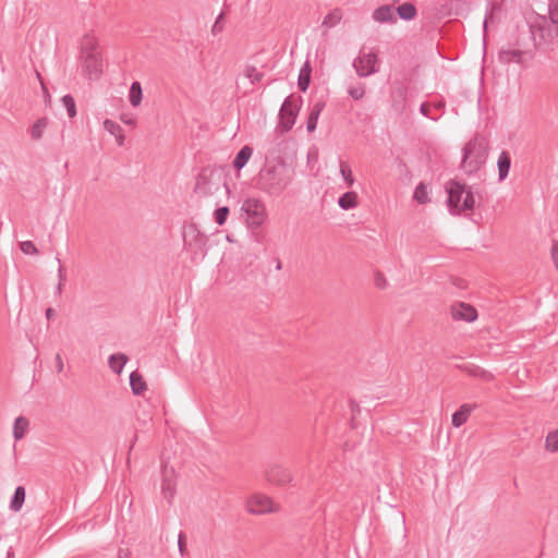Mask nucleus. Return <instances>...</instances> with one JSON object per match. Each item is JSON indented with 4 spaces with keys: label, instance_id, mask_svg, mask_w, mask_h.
<instances>
[{
    "label": "nucleus",
    "instance_id": "obj_41",
    "mask_svg": "<svg viewBox=\"0 0 558 558\" xmlns=\"http://www.w3.org/2000/svg\"><path fill=\"white\" fill-rule=\"evenodd\" d=\"M547 16L558 21V0H549Z\"/></svg>",
    "mask_w": 558,
    "mask_h": 558
},
{
    "label": "nucleus",
    "instance_id": "obj_8",
    "mask_svg": "<svg viewBox=\"0 0 558 558\" xmlns=\"http://www.w3.org/2000/svg\"><path fill=\"white\" fill-rule=\"evenodd\" d=\"M241 210L246 215L248 227H260L266 218V207L264 203L257 198H247L243 202Z\"/></svg>",
    "mask_w": 558,
    "mask_h": 558
},
{
    "label": "nucleus",
    "instance_id": "obj_9",
    "mask_svg": "<svg viewBox=\"0 0 558 558\" xmlns=\"http://www.w3.org/2000/svg\"><path fill=\"white\" fill-rule=\"evenodd\" d=\"M220 178L214 175L211 172L202 171L197 177L194 187L195 194L199 197H208L216 194L220 189Z\"/></svg>",
    "mask_w": 558,
    "mask_h": 558
},
{
    "label": "nucleus",
    "instance_id": "obj_48",
    "mask_svg": "<svg viewBox=\"0 0 558 558\" xmlns=\"http://www.w3.org/2000/svg\"><path fill=\"white\" fill-rule=\"evenodd\" d=\"M179 549H180L181 554H183V549H184L183 534L179 535Z\"/></svg>",
    "mask_w": 558,
    "mask_h": 558
},
{
    "label": "nucleus",
    "instance_id": "obj_54",
    "mask_svg": "<svg viewBox=\"0 0 558 558\" xmlns=\"http://www.w3.org/2000/svg\"><path fill=\"white\" fill-rule=\"evenodd\" d=\"M201 245L204 246L206 243V239L204 236L199 238Z\"/></svg>",
    "mask_w": 558,
    "mask_h": 558
},
{
    "label": "nucleus",
    "instance_id": "obj_50",
    "mask_svg": "<svg viewBox=\"0 0 558 558\" xmlns=\"http://www.w3.org/2000/svg\"><path fill=\"white\" fill-rule=\"evenodd\" d=\"M53 315H54V311L51 307L46 310V317L48 319H51L53 317Z\"/></svg>",
    "mask_w": 558,
    "mask_h": 558
},
{
    "label": "nucleus",
    "instance_id": "obj_12",
    "mask_svg": "<svg viewBox=\"0 0 558 558\" xmlns=\"http://www.w3.org/2000/svg\"><path fill=\"white\" fill-rule=\"evenodd\" d=\"M265 474L269 483L278 486H284L293 478L290 470L279 464L269 465Z\"/></svg>",
    "mask_w": 558,
    "mask_h": 558
},
{
    "label": "nucleus",
    "instance_id": "obj_42",
    "mask_svg": "<svg viewBox=\"0 0 558 558\" xmlns=\"http://www.w3.org/2000/svg\"><path fill=\"white\" fill-rule=\"evenodd\" d=\"M374 282H375V286L378 288V289H386L388 287V280L386 279V277L384 276L383 272L380 271H377L374 276Z\"/></svg>",
    "mask_w": 558,
    "mask_h": 558
},
{
    "label": "nucleus",
    "instance_id": "obj_21",
    "mask_svg": "<svg viewBox=\"0 0 558 558\" xmlns=\"http://www.w3.org/2000/svg\"><path fill=\"white\" fill-rule=\"evenodd\" d=\"M463 371L466 374H469L470 376L481 378L485 381H490L494 379V375L490 372H488L477 365H465V366H463Z\"/></svg>",
    "mask_w": 558,
    "mask_h": 558
},
{
    "label": "nucleus",
    "instance_id": "obj_20",
    "mask_svg": "<svg viewBox=\"0 0 558 558\" xmlns=\"http://www.w3.org/2000/svg\"><path fill=\"white\" fill-rule=\"evenodd\" d=\"M130 386L133 393L136 396L142 395L147 389L143 376L136 371L130 374Z\"/></svg>",
    "mask_w": 558,
    "mask_h": 558
},
{
    "label": "nucleus",
    "instance_id": "obj_34",
    "mask_svg": "<svg viewBox=\"0 0 558 558\" xmlns=\"http://www.w3.org/2000/svg\"><path fill=\"white\" fill-rule=\"evenodd\" d=\"M545 448L550 452L558 451V429L550 432L546 436Z\"/></svg>",
    "mask_w": 558,
    "mask_h": 558
},
{
    "label": "nucleus",
    "instance_id": "obj_39",
    "mask_svg": "<svg viewBox=\"0 0 558 558\" xmlns=\"http://www.w3.org/2000/svg\"><path fill=\"white\" fill-rule=\"evenodd\" d=\"M223 17H225V13L223 12H221L217 16V19H216V21H215V23H214V25L211 27V34L214 36L220 34L223 31V28H225Z\"/></svg>",
    "mask_w": 558,
    "mask_h": 558
},
{
    "label": "nucleus",
    "instance_id": "obj_14",
    "mask_svg": "<svg viewBox=\"0 0 558 558\" xmlns=\"http://www.w3.org/2000/svg\"><path fill=\"white\" fill-rule=\"evenodd\" d=\"M451 316L454 320L474 322L477 318L476 310L466 303H457L451 306Z\"/></svg>",
    "mask_w": 558,
    "mask_h": 558
},
{
    "label": "nucleus",
    "instance_id": "obj_38",
    "mask_svg": "<svg viewBox=\"0 0 558 558\" xmlns=\"http://www.w3.org/2000/svg\"><path fill=\"white\" fill-rule=\"evenodd\" d=\"M348 93L349 95L355 99V100H360L364 97L365 95V87L363 84L359 85V86H352L348 89Z\"/></svg>",
    "mask_w": 558,
    "mask_h": 558
},
{
    "label": "nucleus",
    "instance_id": "obj_53",
    "mask_svg": "<svg viewBox=\"0 0 558 558\" xmlns=\"http://www.w3.org/2000/svg\"><path fill=\"white\" fill-rule=\"evenodd\" d=\"M7 558H14V553L12 550H9L7 554Z\"/></svg>",
    "mask_w": 558,
    "mask_h": 558
},
{
    "label": "nucleus",
    "instance_id": "obj_3",
    "mask_svg": "<svg viewBox=\"0 0 558 558\" xmlns=\"http://www.w3.org/2000/svg\"><path fill=\"white\" fill-rule=\"evenodd\" d=\"M534 48L548 47L558 38V21L546 14L534 13L529 20Z\"/></svg>",
    "mask_w": 558,
    "mask_h": 558
},
{
    "label": "nucleus",
    "instance_id": "obj_31",
    "mask_svg": "<svg viewBox=\"0 0 558 558\" xmlns=\"http://www.w3.org/2000/svg\"><path fill=\"white\" fill-rule=\"evenodd\" d=\"M142 87L138 82H133L130 88L129 99L132 106L137 107L142 101Z\"/></svg>",
    "mask_w": 558,
    "mask_h": 558
},
{
    "label": "nucleus",
    "instance_id": "obj_27",
    "mask_svg": "<svg viewBox=\"0 0 558 558\" xmlns=\"http://www.w3.org/2000/svg\"><path fill=\"white\" fill-rule=\"evenodd\" d=\"M108 362L112 372L121 374L125 363L128 362V356L123 353L112 354L109 356Z\"/></svg>",
    "mask_w": 558,
    "mask_h": 558
},
{
    "label": "nucleus",
    "instance_id": "obj_43",
    "mask_svg": "<svg viewBox=\"0 0 558 558\" xmlns=\"http://www.w3.org/2000/svg\"><path fill=\"white\" fill-rule=\"evenodd\" d=\"M393 97H395V99L398 97L401 102L404 101V99H405V89L402 86H399L398 88L395 89Z\"/></svg>",
    "mask_w": 558,
    "mask_h": 558
},
{
    "label": "nucleus",
    "instance_id": "obj_18",
    "mask_svg": "<svg viewBox=\"0 0 558 558\" xmlns=\"http://www.w3.org/2000/svg\"><path fill=\"white\" fill-rule=\"evenodd\" d=\"M325 102L317 101L313 105L310 117L307 119L306 129L308 132H314L317 125L318 118L324 110Z\"/></svg>",
    "mask_w": 558,
    "mask_h": 558
},
{
    "label": "nucleus",
    "instance_id": "obj_23",
    "mask_svg": "<svg viewBox=\"0 0 558 558\" xmlns=\"http://www.w3.org/2000/svg\"><path fill=\"white\" fill-rule=\"evenodd\" d=\"M252 154L253 149L250 146L242 147L233 160V167L238 170L242 169L250 160Z\"/></svg>",
    "mask_w": 558,
    "mask_h": 558
},
{
    "label": "nucleus",
    "instance_id": "obj_47",
    "mask_svg": "<svg viewBox=\"0 0 558 558\" xmlns=\"http://www.w3.org/2000/svg\"><path fill=\"white\" fill-rule=\"evenodd\" d=\"M58 278H59V282H63L65 280L63 267L61 265H59V268H58Z\"/></svg>",
    "mask_w": 558,
    "mask_h": 558
},
{
    "label": "nucleus",
    "instance_id": "obj_24",
    "mask_svg": "<svg viewBox=\"0 0 558 558\" xmlns=\"http://www.w3.org/2000/svg\"><path fill=\"white\" fill-rule=\"evenodd\" d=\"M357 204V194L355 192H347L338 199V205L344 210L353 209Z\"/></svg>",
    "mask_w": 558,
    "mask_h": 558
},
{
    "label": "nucleus",
    "instance_id": "obj_52",
    "mask_svg": "<svg viewBox=\"0 0 558 558\" xmlns=\"http://www.w3.org/2000/svg\"><path fill=\"white\" fill-rule=\"evenodd\" d=\"M122 121H123V123L129 124V125H134L135 124V121L133 119L122 118Z\"/></svg>",
    "mask_w": 558,
    "mask_h": 558
},
{
    "label": "nucleus",
    "instance_id": "obj_15",
    "mask_svg": "<svg viewBox=\"0 0 558 558\" xmlns=\"http://www.w3.org/2000/svg\"><path fill=\"white\" fill-rule=\"evenodd\" d=\"M373 19L378 23H395L397 21L391 5H380L373 12Z\"/></svg>",
    "mask_w": 558,
    "mask_h": 558
},
{
    "label": "nucleus",
    "instance_id": "obj_4",
    "mask_svg": "<svg viewBox=\"0 0 558 558\" xmlns=\"http://www.w3.org/2000/svg\"><path fill=\"white\" fill-rule=\"evenodd\" d=\"M488 156V141L485 136L476 134L463 147L461 167L468 174L477 172L486 162Z\"/></svg>",
    "mask_w": 558,
    "mask_h": 558
},
{
    "label": "nucleus",
    "instance_id": "obj_25",
    "mask_svg": "<svg viewBox=\"0 0 558 558\" xmlns=\"http://www.w3.org/2000/svg\"><path fill=\"white\" fill-rule=\"evenodd\" d=\"M28 429V420L24 416H19L15 418L13 425V436L15 440L22 439Z\"/></svg>",
    "mask_w": 558,
    "mask_h": 558
},
{
    "label": "nucleus",
    "instance_id": "obj_35",
    "mask_svg": "<svg viewBox=\"0 0 558 558\" xmlns=\"http://www.w3.org/2000/svg\"><path fill=\"white\" fill-rule=\"evenodd\" d=\"M61 101L66 109L68 116L70 118H74L76 116V105L74 98L71 95H64Z\"/></svg>",
    "mask_w": 558,
    "mask_h": 558
},
{
    "label": "nucleus",
    "instance_id": "obj_1",
    "mask_svg": "<svg viewBox=\"0 0 558 558\" xmlns=\"http://www.w3.org/2000/svg\"><path fill=\"white\" fill-rule=\"evenodd\" d=\"M78 60L82 72L89 81H97L102 73V56L98 39L93 34H85L80 41Z\"/></svg>",
    "mask_w": 558,
    "mask_h": 558
},
{
    "label": "nucleus",
    "instance_id": "obj_55",
    "mask_svg": "<svg viewBox=\"0 0 558 558\" xmlns=\"http://www.w3.org/2000/svg\"><path fill=\"white\" fill-rule=\"evenodd\" d=\"M351 405H352V410H353V411H354L355 409H356V410H359V404H355V403H353V402H352V403H351Z\"/></svg>",
    "mask_w": 558,
    "mask_h": 558
},
{
    "label": "nucleus",
    "instance_id": "obj_30",
    "mask_svg": "<svg viewBox=\"0 0 558 558\" xmlns=\"http://www.w3.org/2000/svg\"><path fill=\"white\" fill-rule=\"evenodd\" d=\"M341 19H342L341 10L340 9H333L331 12H329L324 17L322 25L327 27V28H330V27H333L337 24H339Z\"/></svg>",
    "mask_w": 558,
    "mask_h": 558
},
{
    "label": "nucleus",
    "instance_id": "obj_40",
    "mask_svg": "<svg viewBox=\"0 0 558 558\" xmlns=\"http://www.w3.org/2000/svg\"><path fill=\"white\" fill-rule=\"evenodd\" d=\"M20 248L21 251L24 253V254H31V255H35L38 253V250L37 247L35 246V244L27 240V241H23L20 243Z\"/></svg>",
    "mask_w": 558,
    "mask_h": 558
},
{
    "label": "nucleus",
    "instance_id": "obj_26",
    "mask_svg": "<svg viewBox=\"0 0 558 558\" xmlns=\"http://www.w3.org/2000/svg\"><path fill=\"white\" fill-rule=\"evenodd\" d=\"M25 496H26L25 488L23 486H17L12 496V499L10 502V509L15 512L20 511L24 504Z\"/></svg>",
    "mask_w": 558,
    "mask_h": 558
},
{
    "label": "nucleus",
    "instance_id": "obj_6",
    "mask_svg": "<svg viewBox=\"0 0 558 558\" xmlns=\"http://www.w3.org/2000/svg\"><path fill=\"white\" fill-rule=\"evenodd\" d=\"M448 207L451 214H461L464 210H472L475 199L465 184L450 181L447 186Z\"/></svg>",
    "mask_w": 558,
    "mask_h": 558
},
{
    "label": "nucleus",
    "instance_id": "obj_13",
    "mask_svg": "<svg viewBox=\"0 0 558 558\" xmlns=\"http://www.w3.org/2000/svg\"><path fill=\"white\" fill-rule=\"evenodd\" d=\"M161 493L168 502H171L175 495V472L168 465L162 468Z\"/></svg>",
    "mask_w": 558,
    "mask_h": 558
},
{
    "label": "nucleus",
    "instance_id": "obj_19",
    "mask_svg": "<svg viewBox=\"0 0 558 558\" xmlns=\"http://www.w3.org/2000/svg\"><path fill=\"white\" fill-rule=\"evenodd\" d=\"M104 128L111 135L116 136L119 146H122L124 144L125 136L122 128L118 123H116L112 120L106 119L104 121Z\"/></svg>",
    "mask_w": 558,
    "mask_h": 558
},
{
    "label": "nucleus",
    "instance_id": "obj_44",
    "mask_svg": "<svg viewBox=\"0 0 558 558\" xmlns=\"http://www.w3.org/2000/svg\"><path fill=\"white\" fill-rule=\"evenodd\" d=\"M56 367H57V372L58 373H62L63 372V368H64V364H63V360L61 357V354L60 353H57L56 354Z\"/></svg>",
    "mask_w": 558,
    "mask_h": 558
},
{
    "label": "nucleus",
    "instance_id": "obj_16",
    "mask_svg": "<svg viewBox=\"0 0 558 558\" xmlns=\"http://www.w3.org/2000/svg\"><path fill=\"white\" fill-rule=\"evenodd\" d=\"M476 408V404H462L458 411L452 414V425L454 427L462 426L469 418L471 412Z\"/></svg>",
    "mask_w": 558,
    "mask_h": 558
},
{
    "label": "nucleus",
    "instance_id": "obj_5",
    "mask_svg": "<svg viewBox=\"0 0 558 558\" xmlns=\"http://www.w3.org/2000/svg\"><path fill=\"white\" fill-rule=\"evenodd\" d=\"M533 57V50L525 48L524 41L519 37L504 45L498 52V61L504 65L518 64L525 68Z\"/></svg>",
    "mask_w": 558,
    "mask_h": 558
},
{
    "label": "nucleus",
    "instance_id": "obj_45",
    "mask_svg": "<svg viewBox=\"0 0 558 558\" xmlns=\"http://www.w3.org/2000/svg\"><path fill=\"white\" fill-rule=\"evenodd\" d=\"M551 257L555 263V266L558 270V243H554L551 247Z\"/></svg>",
    "mask_w": 558,
    "mask_h": 558
},
{
    "label": "nucleus",
    "instance_id": "obj_51",
    "mask_svg": "<svg viewBox=\"0 0 558 558\" xmlns=\"http://www.w3.org/2000/svg\"><path fill=\"white\" fill-rule=\"evenodd\" d=\"M63 282H59L56 288V294L60 295L62 293Z\"/></svg>",
    "mask_w": 558,
    "mask_h": 558
},
{
    "label": "nucleus",
    "instance_id": "obj_22",
    "mask_svg": "<svg viewBox=\"0 0 558 558\" xmlns=\"http://www.w3.org/2000/svg\"><path fill=\"white\" fill-rule=\"evenodd\" d=\"M311 72H312V69H311L310 62L306 61L300 70L299 80H298L299 88L302 92H306L310 86Z\"/></svg>",
    "mask_w": 558,
    "mask_h": 558
},
{
    "label": "nucleus",
    "instance_id": "obj_49",
    "mask_svg": "<svg viewBox=\"0 0 558 558\" xmlns=\"http://www.w3.org/2000/svg\"><path fill=\"white\" fill-rule=\"evenodd\" d=\"M421 112L424 116H428V106L426 104L421 105Z\"/></svg>",
    "mask_w": 558,
    "mask_h": 558
},
{
    "label": "nucleus",
    "instance_id": "obj_33",
    "mask_svg": "<svg viewBox=\"0 0 558 558\" xmlns=\"http://www.w3.org/2000/svg\"><path fill=\"white\" fill-rule=\"evenodd\" d=\"M413 198L418 204H427L429 202L427 186L421 182L414 190Z\"/></svg>",
    "mask_w": 558,
    "mask_h": 558
},
{
    "label": "nucleus",
    "instance_id": "obj_28",
    "mask_svg": "<svg viewBox=\"0 0 558 558\" xmlns=\"http://www.w3.org/2000/svg\"><path fill=\"white\" fill-rule=\"evenodd\" d=\"M397 13L400 19L411 21L416 15V8L411 2H404L397 8Z\"/></svg>",
    "mask_w": 558,
    "mask_h": 558
},
{
    "label": "nucleus",
    "instance_id": "obj_10",
    "mask_svg": "<svg viewBox=\"0 0 558 558\" xmlns=\"http://www.w3.org/2000/svg\"><path fill=\"white\" fill-rule=\"evenodd\" d=\"M246 510L252 514H265L278 511V506L267 495L256 493L247 498Z\"/></svg>",
    "mask_w": 558,
    "mask_h": 558
},
{
    "label": "nucleus",
    "instance_id": "obj_32",
    "mask_svg": "<svg viewBox=\"0 0 558 558\" xmlns=\"http://www.w3.org/2000/svg\"><path fill=\"white\" fill-rule=\"evenodd\" d=\"M243 74L251 84L258 83L264 77V73L258 71L254 65H246L243 70Z\"/></svg>",
    "mask_w": 558,
    "mask_h": 558
},
{
    "label": "nucleus",
    "instance_id": "obj_11",
    "mask_svg": "<svg viewBox=\"0 0 558 558\" xmlns=\"http://www.w3.org/2000/svg\"><path fill=\"white\" fill-rule=\"evenodd\" d=\"M299 106L291 97L286 98L280 108V124L284 131L291 130L295 123Z\"/></svg>",
    "mask_w": 558,
    "mask_h": 558
},
{
    "label": "nucleus",
    "instance_id": "obj_29",
    "mask_svg": "<svg viewBox=\"0 0 558 558\" xmlns=\"http://www.w3.org/2000/svg\"><path fill=\"white\" fill-rule=\"evenodd\" d=\"M48 125L47 118L38 119L29 129V135L34 141H39L43 137L44 131Z\"/></svg>",
    "mask_w": 558,
    "mask_h": 558
},
{
    "label": "nucleus",
    "instance_id": "obj_2",
    "mask_svg": "<svg viewBox=\"0 0 558 558\" xmlns=\"http://www.w3.org/2000/svg\"><path fill=\"white\" fill-rule=\"evenodd\" d=\"M294 171L286 162L268 166L259 172L258 186L271 196H279L291 184Z\"/></svg>",
    "mask_w": 558,
    "mask_h": 558
},
{
    "label": "nucleus",
    "instance_id": "obj_46",
    "mask_svg": "<svg viewBox=\"0 0 558 558\" xmlns=\"http://www.w3.org/2000/svg\"><path fill=\"white\" fill-rule=\"evenodd\" d=\"M117 558H131L130 553L125 549H119Z\"/></svg>",
    "mask_w": 558,
    "mask_h": 558
},
{
    "label": "nucleus",
    "instance_id": "obj_36",
    "mask_svg": "<svg viewBox=\"0 0 558 558\" xmlns=\"http://www.w3.org/2000/svg\"><path fill=\"white\" fill-rule=\"evenodd\" d=\"M340 173L343 180L347 183L348 187H351L354 184V178L352 175V170L345 162H340Z\"/></svg>",
    "mask_w": 558,
    "mask_h": 558
},
{
    "label": "nucleus",
    "instance_id": "obj_17",
    "mask_svg": "<svg viewBox=\"0 0 558 558\" xmlns=\"http://www.w3.org/2000/svg\"><path fill=\"white\" fill-rule=\"evenodd\" d=\"M497 167L498 179L499 181H504L508 177L511 167V158L508 151L504 150L500 153L497 160Z\"/></svg>",
    "mask_w": 558,
    "mask_h": 558
},
{
    "label": "nucleus",
    "instance_id": "obj_37",
    "mask_svg": "<svg viewBox=\"0 0 558 558\" xmlns=\"http://www.w3.org/2000/svg\"><path fill=\"white\" fill-rule=\"evenodd\" d=\"M228 215H229V207L223 206V207L217 208L214 214L216 223L219 226H223L227 221Z\"/></svg>",
    "mask_w": 558,
    "mask_h": 558
},
{
    "label": "nucleus",
    "instance_id": "obj_7",
    "mask_svg": "<svg viewBox=\"0 0 558 558\" xmlns=\"http://www.w3.org/2000/svg\"><path fill=\"white\" fill-rule=\"evenodd\" d=\"M354 68L359 77H367L379 71V59L376 52L360 51L359 56L353 60Z\"/></svg>",
    "mask_w": 558,
    "mask_h": 558
}]
</instances>
